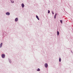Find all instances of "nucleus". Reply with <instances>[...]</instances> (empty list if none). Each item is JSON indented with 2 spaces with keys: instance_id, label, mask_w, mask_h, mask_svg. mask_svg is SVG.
Segmentation results:
<instances>
[{
  "instance_id": "obj_11",
  "label": "nucleus",
  "mask_w": 73,
  "mask_h": 73,
  "mask_svg": "<svg viewBox=\"0 0 73 73\" xmlns=\"http://www.w3.org/2000/svg\"><path fill=\"white\" fill-rule=\"evenodd\" d=\"M37 70V71H38V72H39V71H40V68H38L37 69V70Z\"/></svg>"
},
{
  "instance_id": "obj_14",
  "label": "nucleus",
  "mask_w": 73,
  "mask_h": 73,
  "mask_svg": "<svg viewBox=\"0 0 73 73\" xmlns=\"http://www.w3.org/2000/svg\"><path fill=\"white\" fill-rule=\"evenodd\" d=\"M50 13V11L48 10V13Z\"/></svg>"
},
{
  "instance_id": "obj_17",
  "label": "nucleus",
  "mask_w": 73,
  "mask_h": 73,
  "mask_svg": "<svg viewBox=\"0 0 73 73\" xmlns=\"http://www.w3.org/2000/svg\"><path fill=\"white\" fill-rule=\"evenodd\" d=\"M54 19H56V17L55 16H54Z\"/></svg>"
},
{
  "instance_id": "obj_12",
  "label": "nucleus",
  "mask_w": 73,
  "mask_h": 73,
  "mask_svg": "<svg viewBox=\"0 0 73 73\" xmlns=\"http://www.w3.org/2000/svg\"><path fill=\"white\" fill-rule=\"evenodd\" d=\"M57 34L58 36V35H59V32H58V31H57Z\"/></svg>"
},
{
  "instance_id": "obj_8",
  "label": "nucleus",
  "mask_w": 73,
  "mask_h": 73,
  "mask_svg": "<svg viewBox=\"0 0 73 73\" xmlns=\"http://www.w3.org/2000/svg\"><path fill=\"white\" fill-rule=\"evenodd\" d=\"M2 45H3V43H1L0 44V48L2 47Z\"/></svg>"
},
{
  "instance_id": "obj_6",
  "label": "nucleus",
  "mask_w": 73,
  "mask_h": 73,
  "mask_svg": "<svg viewBox=\"0 0 73 73\" xmlns=\"http://www.w3.org/2000/svg\"><path fill=\"white\" fill-rule=\"evenodd\" d=\"M36 18L38 20H40V19L38 18V17L37 15H36Z\"/></svg>"
},
{
  "instance_id": "obj_13",
  "label": "nucleus",
  "mask_w": 73,
  "mask_h": 73,
  "mask_svg": "<svg viewBox=\"0 0 73 73\" xmlns=\"http://www.w3.org/2000/svg\"><path fill=\"white\" fill-rule=\"evenodd\" d=\"M60 23H61V24H62V20H60Z\"/></svg>"
},
{
  "instance_id": "obj_1",
  "label": "nucleus",
  "mask_w": 73,
  "mask_h": 73,
  "mask_svg": "<svg viewBox=\"0 0 73 73\" xmlns=\"http://www.w3.org/2000/svg\"><path fill=\"white\" fill-rule=\"evenodd\" d=\"M5 55L4 54H1V56L2 58H5Z\"/></svg>"
},
{
  "instance_id": "obj_3",
  "label": "nucleus",
  "mask_w": 73,
  "mask_h": 73,
  "mask_svg": "<svg viewBox=\"0 0 73 73\" xmlns=\"http://www.w3.org/2000/svg\"><path fill=\"white\" fill-rule=\"evenodd\" d=\"M6 15H8V16H9V15H10V13L7 12L6 13Z\"/></svg>"
},
{
  "instance_id": "obj_15",
  "label": "nucleus",
  "mask_w": 73,
  "mask_h": 73,
  "mask_svg": "<svg viewBox=\"0 0 73 73\" xmlns=\"http://www.w3.org/2000/svg\"><path fill=\"white\" fill-rule=\"evenodd\" d=\"M52 13L53 15H54V12H53V11H52Z\"/></svg>"
},
{
  "instance_id": "obj_16",
  "label": "nucleus",
  "mask_w": 73,
  "mask_h": 73,
  "mask_svg": "<svg viewBox=\"0 0 73 73\" xmlns=\"http://www.w3.org/2000/svg\"><path fill=\"white\" fill-rule=\"evenodd\" d=\"M57 15V14H56L54 15V16H55L56 17V15Z\"/></svg>"
},
{
  "instance_id": "obj_2",
  "label": "nucleus",
  "mask_w": 73,
  "mask_h": 73,
  "mask_svg": "<svg viewBox=\"0 0 73 73\" xmlns=\"http://www.w3.org/2000/svg\"><path fill=\"white\" fill-rule=\"evenodd\" d=\"M48 64L46 63L44 64V66L46 68H48Z\"/></svg>"
},
{
  "instance_id": "obj_7",
  "label": "nucleus",
  "mask_w": 73,
  "mask_h": 73,
  "mask_svg": "<svg viewBox=\"0 0 73 73\" xmlns=\"http://www.w3.org/2000/svg\"><path fill=\"white\" fill-rule=\"evenodd\" d=\"M11 3H14V1L13 0H11Z\"/></svg>"
},
{
  "instance_id": "obj_9",
  "label": "nucleus",
  "mask_w": 73,
  "mask_h": 73,
  "mask_svg": "<svg viewBox=\"0 0 73 73\" xmlns=\"http://www.w3.org/2000/svg\"><path fill=\"white\" fill-rule=\"evenodd\" d=\"M9 61V62L10 63H11L12 62L11 61V59H9V58L8 59Z\"/></svg>"
},
{
  "instance_id": "obj_10",
  "label": "nucleus",
  "mask_w": 73,
  "mask_h": 73,
  "mask_svg": "<svg viewBox=\"0 0 73 73\" xmlns=\"http://www.w3.org/2000/svg\"><path fill=\"white\" fill-rule=\"evenodd\" d=\"M59 62H61V58H59Z\"/></svg>"
},
{
  "instance_id": "obj_18",
  "label": "nucleus",
  "mask_w": 73,
  "mask_h": 73,
  "mask_svg": "<svg viewBox=\"0 0 73 73\" xmlns=\"http://www.w3.org/2000/svg\"><path fill=\"white\" fill-rule=\"evenodd\" d=\"M71 52H72V53H73V52H72V51H71Z\"/></svg>"
},
{
  "instance_id": "obj_5",
  "label": "nucleus",
  "mask_w": 73,
  "mask_h": 73,
  "mask_svg": "<svg viewBox=\"0 0 73 73\" xmlns=\"http://www.w3.org/2000/svg\"><path fill=\"white\" fill-rule=\"evenodd\" d=\"M15 21L16 22L17 21H18V18H15Z\"/></svg>"
},
{
  "instance_id": "obj_4",
  "label": "nucleus",
  "mask_w": 73,
  "mask_h": 73,
  "mask_svg": "<svg viewBox=\"0 0 73 73\" xmlns=\"http://www.w3.org/2000/svg\"><path fill=\"white\" fill-rule=\"evenodd\" d=\"M21 6H22V8H24V7H25V5H24V3L22 4Z\"/></svg>"
}]
</instances>
